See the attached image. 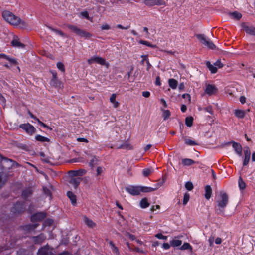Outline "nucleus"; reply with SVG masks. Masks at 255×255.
Instances as JSON below:
<instances>
[{"instance_id":"f257e3e1","label":"nucleus","mask_w":255,"mask_h":255,"mask_svg":"<svg viewBox=\"0 0 255 255\" xmlns=\"http://www.w3.org/2000/svg\"><path fill=\"white\" fill-rule=\"evenodd\" d=\"M2 15L3 18L11 25H19L21 28H25L27 26V23L25 21L22 20L19 17L15 15L9 11H3Z\"/></svg>"},{"instance_id":"f03ea898","label":"nucleus","mask_w":255,"mask_h":255,"mask_svg":"<svg viewBox=\"0 0 255 255\" xmlns=\"http://www.w3.org/2000/svg\"><path fill=\"white\" fill-rule=\"evenodd\" d=\"M157 188L147 186L129 185L125 187V190L132 196H137L141 192H150L155 191Z\"/></svg>"},{"instance_id":"7ed1b4c3","label":"nucleus","mask_w":255,"mask_h":255,"mask_svg":"<svg viewBox=\"0 0 255 255\" xmlns=\"http://www.w3.org/2000/svg\"><path fill=\"white\" fill-rule=\"evenodd\" d=\"M229 198L226 193L222 191L220 193L219 198L216 201L217 207H215L218 214H223L224 208L228 203Z\"/></svg>"},{"instance_id":"20e7f679","label":"nucleus","mask_w":255,"mask_h":255,"mask_svg":"<svg viewBox=\"0 0 255 255\" xmlns=\"http://www.w3.org/2000/svg\"><path fill=\"white\" fill-rule=\"evenodd\" d=\"M66 27L81 38L89 39L92 37V34L90 33L80 29L75 25L67 24Z\"/></svg>"},{"instance_id":"39448f33","label":"nucleus","mask_w":255,"mask_h":255,"mask_svg":"<svg viewBox=\"0 0 255 255\" xmlns=\"http://www.w3.org/2000/svg\"><path fill=\"white\" fill-rule=\"evenodd\" d=\"M196 37L202 44L208 47L209 49L212 50L216 49L215 45L211 40L206 38L204 34H196Z\"/></svg>"},{"instance_id":"423d86ee","label":"nucleus","mask_w":255,"mask_h":255,"mask_svg":"<svg viewBox=\"0 0 255 255\" xmlns=\"http://www.w3.org/2000/svg\"><path fill=\"white\" fill-rule=\"evenodd\" d=\"M26 208V205L24 202H17L11 209V212L14 214H21L24 212Z\"/></svg>"},{"instance_id":"0eeeda50","label":"nucleus","mask_w":255,"mask_h":255,"mask_svg":"<svg viewBox=\"0 0 255 255\" xmlns=\"http://www.w3.org/2000/svg\"><path fill=\"white\" fill-rule=\"evenodd\" d=\"M37 255H54L53 249L47 244L38 249Z\"/></svg>"},{"instance_id":"6e6552de","label":"nucleus","mask_w":255,"mask_h":255,"mask_svg":"<svg viewBox=\"0 0 255 255\" xmlns=\"http://www.w3.org/2000/svg\"><path fill=\"white\" fill-rule=\"evenodd\" d=\"M87 62L89 64L97 63L102 65L106 66L107 67H108L109 65V63L106 62L104 59L99 56H93L88 59Z\"/></svg>"},{"instance_id":"1a4fd4ad","label":"nucleus","mask_w":255,"mask_h":255,"mask_svg":"<svg viewBox=\"0 0 255 255\" xmlns=\"http://www.w3.org/2000/svg\"><path fill=\"white\" fill-rule=\"evenodd\" d=\"M19 128L25 130L29 135H32L36 132L35 127L29 123L20 124Z\"/></svg>"},{"instance_id":"9d476101","label":"nucleus","mask_w":255,"mask_h":255,"mask_svg":"<svg viewBox=\"0 0 255 255\" xmlns=\"http://www.w3.org/2000/svg\"><path fill=\"white\" fill-rule=\"evenodd\" d=\"M46 236L43 233H41L38 236H32L31 237V240L35 244H41L43 243L46 240Z\"/></svg>"},{"instance_id":"9b49d317","label":"nucleus","mask_w":255,"mask_h":255,"mask_svg":"<svg viewBox=\"0 0 255 255\" xmlns=\"http://www.w3.org/2000/svg\"><path fill=\"white\" fill-rule=\"evenodd\" d=\"M244 159L243 160V165L246 166L248 164L250 157H251V151L249 147L246 146L244 149Z\"/></svg>"},{"instance_id":"f8f14e48","label":"nucleus","mask_w":255,"mask_h":255,"mask_svg":"<svg viewBox=\"0 0 255 255\" xmlns=\"http://www.w3.org/2000/svg\"><path fill=\"white\" fill-rule=\"evenodd\" d=\"M46 214L44 212H37L31 216V220L32 222L42 221L46 217Z\"/></svg>"},{"instance_id":"ddd939ff","label":"nucleus","mask_w":255,"mask_h":255,"mask_svg":"<svg viewBox=\"0 0 255 255\" xmlns=\"http://www.w3.org/2000/svg\"><path fill=\"white\" fill-rule=\"evenodd\" d=\"M144 3L149 6L154 5H162L165 4L163 0H145Z\"/></svg>"},{"instance_id":"4468645a","label":"nucleus","mask_w":255,"mask_h":255,"mask_svg":"<svg viewBox=\"0 0 255 255\" xmlns=\"http://www.w3.org/2000/svg\"><path fill=\"white\" fill-rule=\"evenodd\" d=\"M217 92V89L214 85L210 84L206 85L205 92L208 95L210 96L215 94Z\"/></svg>"},{"instance_id":"2eb2a0df","label":"nucleus","mask_w":255,"mask_h":255,"mask_svg":"<svg viewBox=\"0 0 255 255\" xmlns=\"http://www.w3.org/2000/svg\"><path fill=\"white\" fill-rule=\"evenodd\" d=\"M229 143L232 144V147L234 149L236 153L239 156L242 155V147L240 143L236 142L235 141H232Z\"/></svg>"},{"instance_id":"dca6fc26","label":"nucleus","mask_w":255,"mask_h":255,"mask_svg":"<svg viewBox=\"0 0 255 255\" xmlns=\"http://www.w3.org/2000/svg\"><path fill=\"white\" fill-rule=\"evenodd\" d=\"M87 172V171L83 169H80L78 170H71L69 173L72 176L75 177L76 176H82L84 175Z\"/></svg>"},{"instance_id":"f3484780","label":"nucleus","mask_w":255,"mask_h":255,"mask_svg":"<svg viewBox=\"0 0 255 255\" xmlns=\"http://www.w3.org/2000/svg\"><path fill=\"white\" fill-rule=\"evenodd\" d=\"M11 44L12 46L14 47H17L19 48H24L25 47V45L19 41V39L17 36L14 37Z\"/></svg>"},{"instance_id":"a211bd4d","label":"nucleus","mask_w":255,"mask_h":255,"mask_svg":"<svg viewBox=\"0 0 255 255\" xmlns=\"http://www.w3.org/2000/svg\"><path fill=\"white\" fill-rule=\"evenodd\" d=\"M242 27L247 33L255 36V28L254 27L248 26L245 23L242 24Z\"/></svg>"},{"instance_id":"6ab92c4d","label":"nucleus","mask_w":255,"mask_h":255,"mask_svg":"<svg viewBox=\"0 0 255 255\" xmlns=\"http://www.w3.org/2000/svg\"><path fill=\"white\" fill-rule=\"evenodd\" d=\"M32 193L33 191L31 188H27L23 190L21 194L22 198L26 200L28 197L32 195Z\"/></svg>"},{"instance_id":"aec40b11","label":"nucleus","mask_w":255,"mask_h":255,"mask_svg":"<svg viewBox=\"0 0 255 255\" xmlns=\"http://www.w3.org/2000/svg\"><path fill=\"white\" fill-rule=\"evenodd\" d=\"M81 181L82 178L80 177H72L69 181V183L76 189L78 187Z\"/></svg>"},{"instance_id":"412c9836","label":"nucleus","mask_w":255,"mask_h":255,"mask_svg":"<svg viewBox=\"0 0 255 255\" xmlns=\"http://www.w3.org/2000/svg\"><path fill=\"white\" fill-rule=\"evenodd\" d=\"M0 58L6 59L13 65L17 64V61L15 58H10L8 56L6 55L4 53L0 54Z\"/></svg>"},{"instance_id":"4be33fe9","label":"nucleus","mask_w":255,"mask_h":255,"mask_svg":"<svg viewBox=\"0 0 255 255\" xmlns=\"http://www.w3.org/2000/svg\"><path fill=\"white\" fill-rule=\"evenodd\" d=\"M205 197L207 200H209L212 195V190L210 185H206L205 187Z\"/></svg>"},{"instance_id":"5701e85b","label":"nucleus","mask_w":255,"mask_h":255,"mask_svg":"<svg viewBox=\"0 0 255 255\" xmlns=\"http://www.w3.org/2000/svg\"><path fill=\"white\" fill-rule=\"evenodd\" d=\"M67 196L70 199V201L72 205H75L76 204V196L75 195L74 193H73L71 191H68L67 193Z\"/></svg>"},{"instance_id":"b1692460","label":"nucleus","mask_w":255,"mask_h":255,"mask_svg":"<svg viewBox=\"0 0 255 255\" xmlns=\"http://www.w3.org/2000/svg\"><path fill=\"white\" fill-rule=\"evenodd\" d=\"M38 226V224H30L23 226V229L27 231L34 230Z\"/></svg>"},{"instance_id":"393cba45","label":"nucleus","mask_w":255,"mask_h":255,"mask_svg":"<svg viewBox=\"0 0 255 255\" xmlns=\"http://www.w3.org/2000/svg\"><path fill=\"white\" fill-rule=\"evenodd\" d=\"M176 238L177 237H175V238L170 242L171 246L173 247H177L182 244V241L180 240L176 239Z\"/></svg>"},{"instance_id":"a878e982","label":"nucleus","mask_w":255,"mask_h":255,"mask_svg":"<svg viewBox=\"0 0 255 255\" xmlns=\"http://www.w3.org/2000/svg\"><path fill=\"white\" fill-rule=\"evenodd\" d=\"M9 250L7 246L0 247V255H9L11 253Z\"/></svg>"},{"instance_id":"bb28decb","label":"nucleus","mask_w":255,"mask_h":255,"mask_svg":"<svg viewBox=\"0 0 255 255\" xmlns=\"http://www.w3.org/2000/svg\"><path fill=\"white\" fill-rule=\"evenodd\" d=\"M206 65L211 71L212 73H216L217 71V68L215 66L211 64L210 61H207L206 62Z\"/></svg>"},{"instance_id":"cd10ccee","label":"nucleus","mask_w":255,"mask_h":255,"mask_svg":"<svg viewBox=\"0 0 255 255\" xmlns=\"http://www.w3.org/2000/svg\"><path fill=\"white\" fill-rule=\"evenodd\" d=\"M234 114L238 118H243L245 117V113L243 110L236 109L234 111Z\"/></svg>"},{"instance_id":"c85d7f7f","label":"nucleus","mask_w":255,"mask_h":255,"mask_svg":"<svg viewBox=\"0 0 255 255\" xmlns=\"http://www.w3.org/2000/svg\"><path fill=\"white\" fill-rule=\"evenodd\" d=\"M84 222L90 228H93L96 226V224L92 220L86 217H84Z\"/></svg>"},{"instance_id":"c756f323","label":"nucleus","mask_w":255,"mask_h":255,"mask_svg":"<svg viewBox=\"0 0 255 255\" xmlns=\"http://www.w3.org/2000/svg\"><path fill=\"white\" fill-rule=\"evenodd\" d=\"M149 206L146 198H142L140 201V206L141 208L144 209L147 208Z\"/></svg>"},{"instance_id":"7c9ffc66","label":"nucleus","mask_w":255,"mask_h":255,"mask_svg":"<svg viewBox=\"0 0 255 255\" xmlns=\"http://www.w3.org/2000/svg\"><path fill=\"white\" fill-rule=\"evenodd\" d=\"M109 243L110 246L111 247V250H112V252L114 253H115V254H116L117 255H120L119 250L118 248L116 246H115L114 243L112 241H110L109 242Z\"/></svg>"},{"instance_id":"2f4dec72","label":"nucleus","mask_w":255,"mask_h":255,"mask_svg":"<svg viewBox=\"0 0 255 255\" xmlns=\"http://www.w3.org/2000/svg\"><path fill=\"white\" fill-rule=\"evenodd\" d=\"M169 86L173 89H175L177 87L178 82L176 80L174 79H170L168 80Z\"/></svg>"},{"instance_id":"473e14b6","label":"nucleus","mask_w":255,"mask_h":255,"mask_svg":"<svg viewBox=\"0 0 255 255\" xmlns=\"http://www.w3.org/2000/svg\"><path fill=\"white\" fill-rule=\"evenodd\" d=\"M195 163V162L194 160L189 158H185L182 160V163L184 166H190L194 164Z\"/></svg>"},{"instance_id":"72a5a7b5","label":"nucleus","mask_w":255,"mask_h":255,"mask_svg":"<svg viewBox=\"0 0 255 255\" xmlns=\"http://www.w3.org/2000/svg\"><path fill=\"white\" fill-rule=\"evenodd\" d=\"M48 28L49 29H50L51 31L54 32L56 34L59 35L61 37H67L66 35L64 32H63L62 31L55 29L50 26H48Z\"/></svg>"},{"instance_id":"f704fd0d","label":"nucleus","mask_w":255,"mask_h":255,"mask_svg":"<svg viewBox=\"0 0 255 255\" xmlns=\"http://www.w3.org/2000/svg\"><path fill=\"white\" fill-rule=\"evenodd\" d=\"M35 139L37 141L41 142H49V139L47 137L41 136L40 135H37L35 136Z\"/></svg>"},{"instance_id":"c9c22d12","label":"nucleus","mask_w":255,"mask_h":255,"mask_svg":"<svg viewBox=\"0 0 255 255\" xmlns=\"http://www.w3.org/2000/svg\"><path fill=\"white\" fill-rule=\"evenodd\" d=\"M6 177L3 173H0V188H1L5 183Z\"/></svg>"},{"instance_id":"e433bc0d","label":"nucleus","mask_w":255,"mask_h":255,"mask_svg":"<svg viewBox=\"0 0 255 255\" xmlns=\"http://www.w3.org/2000/svg\"><path fill=\"white\" fill-rule=\"evenodd\" d=\"M193 118L187 117L185 119V124L188 127H191L193 125Z\"/></svg>"},{"instance_id":"4c0bfd02","label":"nucleus","mask_w":255,"mask_h":255,"mask_svg":"<svg viewBox=\"0 0 255 255\" xmlns=\"http://www.w3.org/2000/svg\"><path fill=\"white\" fill-rule=\"evenodd\" d=\"M184 141L185 143L187 145L194 146L198 144L195 141L189 139L185 138Z\"/></svg>"},{"instance_id":"58836bf2","label":"nucleus","mask_w":255,"mask_h":255,"mask_svg":"<svg viewBox=\"0 0 255 255\" xmlns=\"http://www.w3.org/2000/svg\"><path fill=\"white\" fill-rule=\"evenodd\" d=\"M50 85L54 87H58L60 85V82L57 78L52 79L50 81Z\"/></svg>"},{"instance_id":"ea45409f","label":"nucleus","mask_w":255,"mask_h":255,"mask_svg":"<svg viewBox=\"0 0 255 255\" xmlns=\"http://www.w3.org/2000/svg\"><path fill=\"white\" fill-rule=\"evenodd\" d=\"M180 249L181 250L189 249L191 251L192 250V248L189 243H184L183 245L180 247Z\"/></svg>"},{"instance_id":"a19ab883","label":"nucleus","mask_w":255,"mask_h":255,"mask_svg":"<svg viewBox=\"0 0 255 255\" xmlns=\"http://www.w3.org/2000/svg\"><path fill=\"white\" fill-rule=\"evenodd\" d=\"M139 43L141 44H143V45H145L147 46L153 48H155L156 47V45H153V44H151L150 42H149L147 41L140 40L139 41Z\"/></svg>"},{"instance_id":"79ce46f5","label":"nucleus","mask_w":255,"mask_h":255,"mask_svg":"<svg viewBox=\"0 0 255 255\" xmlns=\"http://www.w3.org/2000/svg\"><path fill=\"white\" fill-rule=\"evenodd\" d=\"M231 15L237 20H239L242 17V14L237 11L233 12L231 13Z\"/></svg>"},{"instance_id":"37998d69","label":"nucleus","mask_w":255,"mask_h":255,"mask_svg":"<svg viewBox=\"0 0 255 255\" xmlns=\"http://www.w3.org/2000/svg\"><path fill=\"white\" fill-rule=\"evenodd\" d=\"M152 172V169L145 168L143 169L142 171V174L144 177H147Z\"/></svg>"},{"instance_id":"c03bdc74","label":"nucleus","mask_w":255,"mask_h":255,"mask_svg":"<svg viewBox=\"0 0 255 255\" xmlns=\"http://www.w3.org/2000/svg\"><path fill=\"white\" fill-rule=\"evenodd\" d=\"M170 112L168 110H164L162 114L164 120L167 119L170 116Z\"/></svg>"},{"instance_id":"a18cd8bd","label":"nucleus","mask_w":255,"mask_h":255,"mask_svg":"<svg viewBox=\"0 0 255 255\" xmlns=\"http://www.w3.org/2000/svg\"><path fill=\"white\" fill-rule=\"evenodd\" d=\"M118 149H130V145L128 143H125L124 144H121L118 147Z\"/></svg>"},{"instance_id":"49530a36","label":"nucleus","mask_w":255,"mask_h":255,"mask_svg":"<svg viewBox=\"0 0 255 255\" xmlns=\"http://www.w3.org/2000/svg\"><path fill=\"white\" fill-rule=\"evenodd\" d=\"M238 183H239V187L240 189L243 190L245 188V187H246L245 183L241 177H240V178L239 179Z\"/></svg>"},{"instance_id":"de8ad7c7","label":"nucleus","mask_w":255,"mask_h":255,"mask_svg":"<svg viewBox=\"0 0 255 255\" xmlns=\"http://www.w3.org/2000/svg\"><path fill=\"white\" fill-rule=\"evenodd\" d=\"M190 195L188 193H185L184 195V198L183 200V204L184 205L187 204L189 200Z\"/></svg>"},{"instance_id":"09e8293b","label":"nucleus","mask_w":255,"mask_h":255,"mask_svg":"<svg viewBox=\"0 0 255 255\" xmlns=\"http://www.w3.org/2000/svg\"><path fill=\"white\" fill-rule=\"evenodd\" d=\"M1 159L2 161H4L6 162H10V163H12L11 166L12 167L14 165V164H17L15 161H14L12 160L9 159L7 158V157H3L2 156H1Z\"/></svg>"},{"instance_id":"8fccbe9b","label":"nucleus","mask_w":255,"mask_h":255,"mask_svg":"<svg viewBox=\"0 0 255 255\" xmlns=\"http://www.w3.org/2000/svg\"><path fill=\"white\" fill-rule=\"evenodd\" d=\"M141 57H144V60H145V61L147 64V70L148 71L149 70V69L150 68L151 65L150 64L148 59L147 58V55H142L141 56Z\"/></svg>"},{"instance_id":"3c124183","label":"nucleus","mask_w":255,"mask_h":255,"mask_svg":"<svg viewBox=\"0 0 255 255\" xmlns=\"http://www.w3.org/2000/svg\"><path fill=\"white\" fill-rule=\"evenodd\" d=\"M185 187L188 191H191L193 188V185L191 182L188 181L185 183Z\"/></svg>"},{"instance_id":"603ef678","label":"nucleus","mask_w":255,"mask_h":255,"mask_svg":"<svg viewBox=\"0 0 255 255\" xmlns=\"http://www.w3.org/2000/svg\"><path fill=\"white\" fill-rule=\"evenodd\" d=\"M98 159L96 157H94L90 160L89 164L91 167H94V166L97 164Z\"/></svg>"},{"instance_id":"864d4df0","label":"nucleus","mask_w":255,"mask_h":255,"mask_svg":"<svg viewBox=\"0 0 255 255\" xmlns=\"http://www.w3.org/2000/svg\"><path fill=\"white\" fill-rule=\"evenodd\" d=\"M57 67L58 68L59 70H60L62 72L65 71V66L62 62H58L57 63Z\"/></svg>"},{"instance_id":"5fc2aeb1","label":"nucleus","mask_w":255,"mask_h":255,"mask_svg":"<svg viewBox=\"0 0 255 255\" xmlns=\"http://www.w3.org/2000/svg\"><path fill=\"white\" fill-rule=\"evenodd\" d=\"M204 111L210 113L211 115H213L214 111L211 106H208L203 109Z\"/></svg>"},{"instance_id":"6e6d98bb","label":"nucleus","mask_w":255,"mask_h":255,"mask_svg":"<svg viewBox=\"0 0 255 255\" xmlns=\"http://www.w3.org/2000/svg\"><path fill=\"white\" fill-rule=\"evenodd\" d=\"M155 237L159 239H163V240H167V237L166 236L163 235L161 233H158L155 235Z\"/></svg>"},{"instance_id":"4d7b16f0","label":"nucleus","mask_w":255,"mask_h":255,"mask_svg":"<svg viewBox=\"0 0 255 255\" xmlns=\"http://www.w3.org/2000/svg\"><path fill=\"white\" fill-rule=\"evenodd\" d=\"M53 220L52 219H48L45 221L44 224L45 226H50L53 224Z\"/></svg>"},{"instance_id":"13d9d810","label":"nucleus","mask_w":255,"mask_h":255,"mask_svg":"<svg viewBox=\"0 0 255 255\" xmlns=\"http://www.w3.org/2000/svg\"><path fill=\"white\" fill-rule=\"evenodd\" d=\"M215 67H218L219 68H221L223 67V64L221 63L220 60H218L215 63H214Z\"/></svg>"},{"instance_id":"bf43d9fd","label":"nucleus","mask_w":255,"mask_h":255,"mask_svg":"<svg viewBox=\"0 0 255 255\" xmlns=\"http://www.w3.org/2000/svg\"><path fill=\"white\" fill-rule=\"evenodd\" d=\"M117 95L116 94L113 93L111 95L110 98V101L111 103H113L115 101H116V98Z\"/></svg>"},{"instance_id":"052dcab7","label":"nucleus","mask_w":255,"mask_h":255,"mask_svg":"<svg viewBox=\"0 0 255 255\" xmlns=\"http://www.w3.org/2000/svg\"><path fill=\"white\" fill-rule=\"evenodd\" d=\"M97 176H100L103 172V168L101 167H98L96 170Z\"/></svg>"},{"instance_id":"680f3d73","label":"nucleus","mask_w":255,"mask_h":255,"mask_svg":"<svg viewBox=\"0 0 255 255\" xmlns=\"http://www.w3.org/2000/svg\"><path fill=\"white\" fill-rule=\"evenodd\" d=\"M101 29L102 30H109L110 29V26L108 25L107 24H103L101 26Z\"/></svg>"},{"instance_id":"e2e57ef3","label":"nucleus","mask_w":255,"mask_h":255,"mask_svg":"<svg viewBox=\"0 0 255 255\" xmlns=\"http://www.w3.org/2000/svg\"><path fill=\"white\" fill-rule=\"evenodd\" d=\"M117 27L122 29H128L130 28V25L124 27L121 24H118L117 25Z\"/></svg>"},{"instance_id":"0e129e2a","label":"nucleus","mask_w":255,"mask_h":255,"mask_svg":"<svg viewBox=\"0 0 255 255\" xmlns=\"http://www.w3.org/2000/svg\"><path fill=\"white\" fill-rule=\"evenodd\" d=\"M170 246H171V245L169 244L168 243H164L162 245L163 248L165 250L169 249Z\"/></svg>"},{"instance_id":"69168bd1","label":"nucleus","mask_w":255,"mask_h":255,"mask_svg":"<svg viewBox=\"0 0 255 255\" xmlns=\"http://www.w3.org/2000/svg\"><path fill=\"white\" fill-rule=\"evenodd\" d=\"M150 93L148 91H143L142 92V96L144 97L148 98L149 97Z\"/></svg>"},{"instance_id":"338daca9","label":"nucleus","mask_w":255,"mask_h":255,"mask_svg":"<svg viewBox=\"0 0 255 255\" xmlns=\"http://www.w3.org/2000/svg\"><path fill=\"white\" fill-rule=\"evenodd\" d=\"M182 97L184 99H188V101L190 102V98H191V97H190V95L188 94H184L182 95Z\"/></svg>"},{"instance_id":"774afa93","label":"nucleus","mask_w":255,"mask_h":255,"mask_svg":"<svg viewBox=\"0 0 255 255\" xmlns=\"http://www.w3.org/2000/svg\"><path fill=\"white\" fill-rule=\"evenodd\" d=\"M246 97L244 96H242L240 98V101L242 104H244L246 102Z\"/></svg>"}]
</instances>
